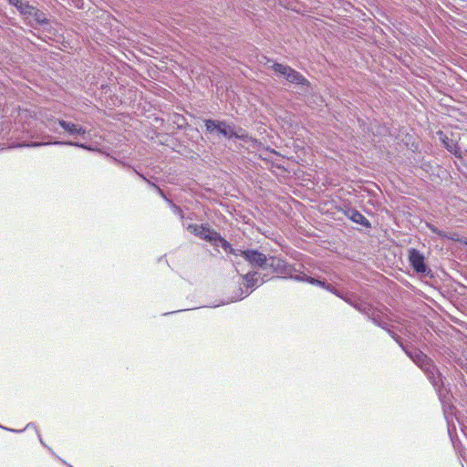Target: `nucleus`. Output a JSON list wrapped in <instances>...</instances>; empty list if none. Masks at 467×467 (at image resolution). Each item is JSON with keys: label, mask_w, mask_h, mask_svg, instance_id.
Segmentation results:
<instances>
[{"label": "nucleus", "mask_w": 467, "mask_h": 467, "mask_svg": "<svg viewBox=\"0 0 467 467\" xmlns=\"http://www.w3.org/2000/svg\"><path fill=\"white\" fill-rule=\"evenodd\" d=\"M405 353L407 356L420 368H421L423 366L427 365L429 361L431 360L426 354H424L421 350L413 348L405 349Z\"/></svg>", "instance_id": "12"}, {"label": "nucleus", "mask_w": 467, "mask_h": 467, "mask_svg": "<svg viewBox=\"0 0 467 467\" xmlns=\"http://www.w3.org/2000/svg\"><path fill=\"white\" fill-rule=\"evenodd\" d=\"M75 119H76V120H79V119H78V118H75ZM80 121H81V122H83V123H87V121H85V120H83V119H80Z\"/></svg>", "instance_id": "39"}, {"label": "nucleus", "mask_w": 467, "mask_h": 467, "mask_svg": "<svg viewBox=\"0 0 467 467\" xmlns=\"http://www.w3.org/2000/svg\"><path fill=\"white\" fill-rule=\"evenodd\" d=\"M31 428H32V429H34L36 431V430H38V429L36 428V425L34 422H29V423H27V424H26V426L24 428V431H26V430H29V429H31Z\"/></svg>", "instance_id": "35"}, {"label": "nucleus", "mask_w": 467, "mask_h": 467, "mask_svg": "<svg viewBox=\"0 0 467 467\" xmlns=\"http://www.w3.org/2000/svg\"><path fill=\"white\" fill-rule=\"evenodd\" d=\"M373 306L367 303V302H364L362 304H359L358 306H356V309L358 311H359L360 313L366 315L368 317V313L372 310Z\"/></svg>", "instance_id": "23"}, {"label": "nucleus", "mask_w": 467, "mask_h": 467, "mask_svg": "<svg viewBox=\"0 0 467 467\" xmlns=\"http://www.w3.org/2000/svg\"><path fill=\"white\" fill-rule=\"evenodd\" d=\"M295 280L296 281H305V282H307L311 285H317V283H319V280L318 279H316L314 277H311V276H307L306 275H296L293 277Z\"/></svg>", "instance_id": "26"}, {"label": "nucleus", "mask_w": 467, "mask_h": 467, "mask_svg": "<svg viewBox=\"0 0 467 467\" xmlns=\"http://www.w3.org/2000/svg\"><path fill=\"white\" fill-rule=\"evenodd\" d=\"M240 220H242V222L244 223H249V222L251 221V218L248 216V215H245V214H237V213L235 212V222H240Z\"/></svg>", "instance_id": "29"}, {"label": "nucleus", "mask_w": 467, "mask_h": 467, "mask_svg": "<svg viewBox=\"0 0 467 467\" xmlns=\"http://www.w3.org/2000/svg\"><path fill=\"white\" fill-rule=\"evenodd\" d=\"M232 302H234V298L231 296V297H227L225 299L215 300L214 302L207 304L205 306L211 307V308H215V307H218L221 306L231 304Z\"/></svg>", "instance_id": "20"}, {"label": "nucleus", "mask_w": 467, "mask_h": 467, "mask_svg": "<svg viewBox=\"0 0 467 467\" xmlns=\"http://www.w3.org/2000/svg\"><path fill=\"white\" fill-rule=\"evenodd\" d=\"M345 302L352 306L356 309V306H358L359 304H362L363 301L357 298L353 294L351 293H346Z\"/></svg>", "instance_id": "21"}, {"label": "nucleus", "mask_w": 467, "mask_h": 467, "mask_svg": "<svg viewBox=\"0 0 467 467\" xmlns=\"http://www.w3.org/2000/svg\"><path fill=\"white\" fill-rule=\"evenodd\" d=\"M346 215L351 221H353L354 223H358V224L364 226L365 228H370L371 227L370 222L362 213H360L358 211H357L355 209H348L346 212Z\"/></svg>", "instance_id": "14"}, {"label": "nucleus", "mask_w": 467, "mask_h": 467, "mask_svg": "<svg viewBox=\"0 0 467 467\" xmlns=\"http://www.w3.org/2000/svg\"><path fill=\"white\" fill-rule=\"evenodd\" d=\"M441 141L448 151L452 153L457 158H462V151L456 140L444 135L443 138H441Z\"/></svg>", "instance_id": "15"}, {"label": "nucleus", "mask_w": 467, "mask_h": 467, "mask_svg": "<svg viewBox=\"0 0 467 467\" xmlns=\"http://www.w3.org/2000/svg\"><path fill=\"white\" fill-rule=\"evenodd\" d=\"M113 160H114V161H115L116 163L120 164V165H122L123 167L131 168V169H132V171H134V172H135V173H136L140 178H141L143 181H145L147 183H148V182H150V181L145 177V175H144V174H142V173L139 172L135 168L131 167L129 163H126V162H124V161H119V160H117L116 158H114Z\"/></svg>", "instance_id": "24"}, {"label": "nucleus", "mask_w": 467, "mask_h": 467, "mask_svg": "<svg viewBox=\"0 0 467 467\" xmlns=\"http://www.w3.org/2000/svg\"><path fill=\"white\" fill-rule=\"evenodd\" d=\"M388 333L399 344V346L402 348L404 352L405 349L409 348L407 345H404L402 338L398 334H396L392 330H388Z\"/></svg>", "instance_id": "25"}, {"label": "nucleus", "mask_w": 467, "mask_h": 467, "mask_svg": "<svg viewBox=\"0 0 467 467\" xmlns=\"http://www.w3.org/2000/svg\"><path fill=\"white\" fill-rule=\"evenodd\" d=\"M36 435H37L38 440H39V442L42 444V446H44L45 448H47V450L51 452V454H52L54 457H56L57 460H59L63 464L67 465V467H73L72 465H70L69 463H67L65 460L61 459L58 455H57V454L54 452V451L45 443V441H44V440L42 439L41 434H40V432H39V431H38V430H36Z\"/></svg>", "instance_id": "19"}, {"label": "nucleus", "mask_w": 467, "mask_h": 467, "mask_svg": "<svg viewBox=\"0 0 467 467\" xmlns=\"http://www.w3.org/2000/svg\"><path fill=\"white\" fill-rule=\"evenodd\" d=\"M182 225L194 235L209 242L217 252L222 248L228 254H234L233 245L207 224L182 223Z\"/></svg>", "instance_id": "1"}, {"label": "nucleus", "mask_w": 467, "mask_h": 467, "mask_svg": "<svg viewBox=\"0 0 467 467\" xmlns=\"http://www.w3.org/2000/svg\"><path fill=\"white\" fill-rule=\"evenodd\" d=\"M405 353L407 356L420 368H421L423 366L427 365L429 361L431 360L426 354H424L421 350L413 348L405 349Z\"/></svg>", "instance_id": "11"}, {"label": "nucleus", "mask_w": 467, "mask_h": 467, "mask_svg": "<svg viewBox=\"0 0 467 467\" xmlns=\"http://www.w3.org/2000/svg\"><path fill=\"white\" fill-rule=\"evenodd\" d=\"M235 140L244 141V143H240V146L248 150L256 143V140L251 136H248L243 129L235 130Z\"/></svg>", "instance_id": "17"}, {"label": "nucleus", "mask_w": 467, "mask_h": 467, "mask_svg": "<svg viewBox=\"0 0 467 467\" xmlns=\"http://www.w3.org/2000/svg\"><path fill=\"white\" fill-rule=\"evenodd\" d=\"M34 7L35 5H31L28 1H24L18 9V13L22 18L26 21V19L29 18V16H31L30 13L33 11Z\"/></svg>", "instance_id": "18"}, {"label": "nucleus", "mask_w": 467, "mask_h": 467, "mask_svg": "<svg viewBox=\"0 0 467 467\" xmlns=\"http://www.w3.org/2000/svg\"><path fill=\"white\" fill-rule=\"evenodd\" d=\"M265 254L256 250H241L235 249V265L236 267L241 266L243 262H247L252 266H257L264 270L266 261Z\"/></svg>", "instance_id": "5"}, {"label": "nucleus", "mask_w": 467, "mask_h": 467, "mask_svg": "<svg viewBox=\"0 0 467 467\" xmlns=\"http://www.w3.org/2000/svg\"><path fill=\"white\" fill-rule=\"evenodd\" d=\"M169 205L174 214L178 215L182 220L184 219V213L180 206L175 204L172 201H169Z\"/></svg>", "instance_id": "27"}, {"label": "nucleus", "mask_w": 467, "mask_h": 467, "mask_svg": "<svg viewBox=\"0 0 467 467\" xmlns=\"http://www.w3.org/2000/svg\"><path fill=\"white\" fill-rule=\"evenodd\" d=\"M328 283H327L326 281L324 280H319V283L317 284V285H319L321 287H323L325 289V286L327 285Z\"/></svg>", "instance_id": "36"}, {"label": "nucleus", "mask_w": 467, "mask_h": 467, "mask_svg": "<svg viewBox=\"0 0 467 467\" xmlns=\"http://www.w3.org/2000/svg\"><path fill=\"white\" fill-rule=\"evenodd\" d=\"M383 316L382 312L379 309L373 307L372 310L368 313V317L375 323H380V317Z\"/></svg>", "instance_id": "22"}, {"label": "nucleus", "mask_w": 467, "mask_h": 467, "mask_svg": "<svg viewBox=\"0 0 467 467\" xmlns=\"http://www.w3.org/2000/svg\"><path fill=\"white\" fill-rule=\"evenodd\" d=\"M409 262L412 266L413 270L418 274H423L429 275L431 274V270L425 264V258L423 254L415 248H410L409 250Z\"/></svg>", "instance_id": "9"}, {"label": "nucleus", "mask_w": 467, "mask_h": 467, "mask_svg": "<svg viewBox=\"0 0 467 467\" xmlns=\"http://www.w3.org/2000/svg\"><path fill=\"white\" fill-rule=\"evenodd\" d=\"M235 140L244 141V143H240V146L248 150L256 143V140L251 136H248L243 129L235 130Z\"/></svg>", "instance_id": "16"}, {"label": "nucleus", "mask_w": 467, "mask_h": 467, "mask_svg": "<svg viewBox=\"0 0 467 467\" xmlns=\"http://www.w3.org/2000/svg\"><path fill=\"white\" fill-rule=\"evenodd\" d=\"M187 309H182V310H177V311H171V312H169V313H165L164 315L167 316V315H171V314H175V313H178V312H182V311H186Z\"/></svg>", "instance_id": "38"}, {"label": "nucleus", "mask_w": 467, "mask_h": 467, "mask_svg": "<svg viewBox=\"0 0 467 467\" xmlns=\"http://www.w3.org/2000/svg\"><path fill=\"white\" fill-rule=\"evenodd\" d=\"M204 126L206 131L219 140H229L234 137V128L225 121L216 119H205Z\"/></svg>", "instance_id": "6"}, {"label": "nucleus", "mask_w": 467, "mask_h": 467, "mask_svg": "<svg viewBox=\"0 0 467 467\" xmlns=\"http://www.w3.org/2000/svg\"><path fill=\"white\" fill-rule=\"evenodd\" d=\"M265 271H271L274 274L284 275V277L293 278L294 268L284 259L276 256L266 258Z\"/></svg>", "instance_id": "8"}, {"label": "nucleus", "mask_w": 467, "mask_h": 467, "mask_svg": "<svg viewBox=\"0 0 467 467\" xmlns=\"http://www.w3.org/2000/svg\"><path fill=\"white\" fill-rule=\"evenodd\" d=\"M57 124L61 127L67 134L75 139L81 138L87 140L90 137V130L86 126L62 119L51 120L47 128L54 132H57Z\"/></svg>", "instance_id": "4"}, {"label": "nucleus", "mask_w": 467, "mask_h": 467, "mask_svg": "<svg viewBox=\"0 0 467 467\" xmlns=\"http://www.w3.org/2000/svg\"><path fill=\"white\" fill-rule=\"evenodd\" d=\"M40 145H67V146H73V147L84 149L87 150H93L92 147L87 143H82V142L74 141V140H55L53 142H45V143L34 142L31 144V146H33V147H37Z\"/></svg>", "instance_id": "13"}, {"label": "nucleus", "mask_w": 467, "mask_h": 467, "mask_svg": "<svg viewBox=\"0 0 467 467\" xmlns=\"http://www.w3.org/2000/svg\"><path fill=\"white\" fill-rule=\"evenodd\" d=\"M29 18L26 19L28 25L32 27L42 26L46 27L49 25V19L47 17V14L43 10L35 6L33 11L30 13Z\"/></svg>", "instance_id": "10"}, {"label": "nucleus", "mask_w": 467, "mask_h": 467, "mask_svg": "<svg viewBox=\"0 0 467 467\" xmlns=\"http://www.w3.org/2000/svg\"><path fill=\"white\" fill-rule=\"evenodd\" d=\"M325 289L331 292L334 295H338V290L329 283L325 286Z\"/></svg>", "instance_id": "33"}, {"label": "nucleus", "mask_w": 467, "mask_h": 467, "mask_svg": "<svg viewBox=\"0 0 467 467\" xmlns=\"http://www.w3.org/2000/svg\"><path fill=\"white\" fill-rule=\"evenodd\" d=\"M0 428L7 431H10V432H16V433H20V432H23L24 431V429L23 430H16V429H11V428H6V427H3L0 425Z\"/></svg>", "instance_id": "34"}, {"label": "nucleus", "mask_w": 467, "mask_h": 467, "mask_svg": "<svg viewBox=\"0 0 467 467\" xmlns=\"http://www.w3.org/2000/svg\"><path fill=\"white\" fill-rule=\"evenodd\" d=\"M235 271L241 275L242 283L240 287L235 291V301L242 300L246 297L255 287H258L265 282V279L260 276L257 272L248 271L244 274L243 270L235 267Z\"/></svg>", "instance_id": "2"}, {"label": "nucleus", "mask_w": 467, "mask_h": 467, "mask_svg": "<svg viewBox=\"0 0 467 467\" xmlns=\"http://www.w3.org/2000/svg\"><path fill=\"white\" fill-rule=\"evenodd\" d=\"M430 229L431 230L432 233L438 234L441 237H446V238H449V239H451V240L454 239L453 237L448 236L443 231H441V230L437 229L434 226H430Z\"/></svg>", "instance_id": "30"}, {"label": "nucleus", "mask_w": 467, "mask_h": 467, "mask_svg": "<svg viewBox=\"0 0 467 467\" xmlns=\"http://www.w3.org/2000/svg\"><path fill=\"white\" fill-rule=\"evenodd\" d=\"M271 68L279 76L284 77L289 83L300 86L305 93L310 91V82L298 71L287 65L274 63Z\"/></svg>", "instance_id": "3"}, {"label": "nucleus", "mask_w": 467, "mask_h": 467, "mask_svg": "<svg viewBox=\"0 0 467 467\" xmlns=\"http://www.w3.org/2000/svg\"><path fill=\"white\" fill-rule=\"evenodd\" d=\"M420 369L424 372L430 382L436 389L440 396V399L441 400L445 398V392H447V390L444 388L442 375L440 372L438 367L435 365L434 361L431 359V361H429L427 365L423 366Z\"/></svg>", "instance_id": "7"}, {"label": "nucleus", "mask_w": 467, "mask_h": 467, "mask_svg": "<svg viewBox=\"0 0 467 467\" xmlns=\"http://www.w3.org/2000/svg\"><path fill=\"white\" fill-rule=\"evenodd\" d=\"M8 4L16 8V10L18 11V9L20 8V6L22 5L23 2L22 0H7Z\"/></svg>", "instance_id": "32"}, {"label": "nucleus", "mask_w": 467, "mask_h": 467, "mask_svg": "<svg viewBox=\"0 0 467 467\" xmlns=\"http://www.w3.org/2000/svg\"><path fill=\"white\" fill-rule=\"evenodd\" d=\"M148 184H149L150 187L154 188V189L157 191L158 194H159V195H160V196H161V198H162V199H163V200H164V201L169 204V201H171V199H169V198L166 196L165 192H163V191H162V190H161L158 185H156V184H155L154 182H148Z\"/></svg>", "instance_id": "28"}, {"label": "nucleus", "mask_w": 467, "mask_h": 467, "mask_svg": "<svg viewBox=\"0 0 467 467\" xmlns=\"http://www.w3.org/2000/svg\"><path fill=\"white\" fill-rule=\"evenodd\" d=\"M337 296L340 297L341 299H343L345 301V297H346V293H341L339 290H338V295H336Z\"/></svg>", "instance_id": "37"}, {"label": "nucleus", "mask_w": 467, "mask_h": 467, "mask_svg": "<svg viewBox=\"0 0 467 467\" xmlns=\"http://www.w3.org/2000/svg\"><path fill=\"white\" fill-rule=\"evenodd\" d=\"M375 325L380 327L381 328L385 329L387 332L388 330H390L389 328V323L386 321V318L384 315L380 317V323H375Z\"/></svg>", "instance_id": "31"}]
</instances>
